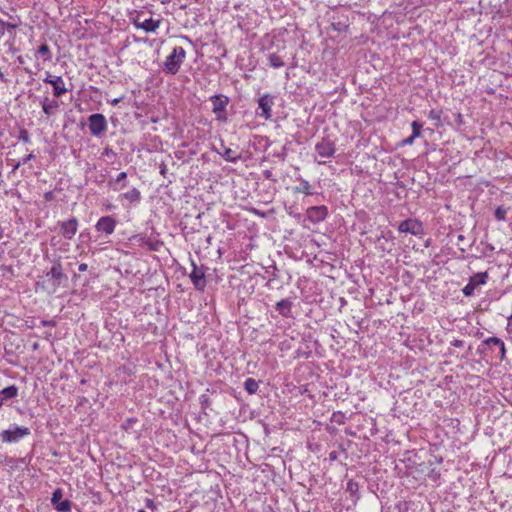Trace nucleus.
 <instances>
[{"label":"nucleus","instance_id":"1","mask_svg":"<svg viewBox=\"0 0 512 512\" xmlns=\"http://www.w3.org/2000/svg\"><path fill=\"white\" fill-rule=\"evenodd\" d=\"M130 20L137 29H142L146 33L155 32L161 24V19L146 18L144 11L134 10L129 14Z\"/></svg>","mask_w":512,"mask_h":512},{"label":"nucleus","instance_id":"37","mask_svg":"<svg viewBox=\"0 0 512 512\" xmlns=\"http://www.w3.org/2000/svg\"><path fill=\"white\" fill-rule=\"evenodd\" d=\"M55 198V195H54V192L53 191H47L44 193V199L46 201H53Z\"/></svg>","mask_w":512,"mask_h":512},{"label":"nucleus","instance_id":"40","mask_svg":"<svg viewBox=\"0 0 512 512\" xmlns=\"http://www.w3.org/2000/svg\"><path fill=\"white\" fill-rule=\"evenodd\" d=\"M416 137H413V135L407 137L403 140V145H412Z\"/></svg>","mask_w":512,"mask_h":512},{"label":"nucleus","instance_id":"38","mask_svg":"<svg viewBox=\"0 0 512 512\" xmlns=\"http://www.w3.org/2000/svg\"><path fill=\"white\" fill-rule=\"evenodd\" d=\"M451 345L454 346V347H457V348H461V347H463L464 342L462 340H459V339H454L451 342Z\"/></svg>","mask_w":512,"mask_h":512},{"label":"nucleus","instance_id":"48","mask_svg":"<svg viewBox=\"0 0 512 512\" xmlns=\"http://www.w3.org/2000/svg\"><path fill=\"white\" fill-rule=\"evenodd\" d=\"M165 172H166V166L163 164V165L161 166L160 173L164 175V174H165Z\"/></svg>","mask_w":512,"mask_h":512},{"label":"nucleus","instance_id":"53","mask_svg":"<svg viewBox=\"0 0 512 512\" xmlns=\"http://www.w3.org/2000/svg\"><path fill=\"white\" fill-rule=\"evenodd\" d=\"M78 277H79V275H77V274H74V275H73V279H74V280H76Z\"/></svg>","mask_w":512,"mask_h":512},{"label":"nucleus","instance_id":"25","mask_svg":"<svg viewBox=\"0 0 512 512\" xmlns=\"http://www.w3.org/2000/svg\"><path fill=\"white\" fill-rule=\"evenodd\" d=\"M124 198L130 201L131 203L139 202L141 199V193L137 188H132L130 191L126 192Z\"/></svg>","mask_w":512,"mask_h":512},{"label":"nucleus","instance_id":"54","mask_svg":"<svg viewBox=\"0 0 512 512\" xmlns=\"http://www.w3.org/2000/svg\"><path fill=\"white\" fill-rule=\"evenodd\" d=\"M37 347H38V344H37V343H35V344L33 345V348H34V349H37Z\"/></svg>","mask_w":512,"mask_h":512},{"label":"nucleus","instance_id":"5","mask_svg":"<svg viewBox=\"0 0 512 512\" xmlns=\"http://www.w3.org/2000/svg\"><path fill=\"white\" fill-rule=\"evenodd\" d=\"M488 279V273L485 272H479L470 277L469 282L465 285V287L462 289L463 294L466 297H471L474 295L475 289L480 286L486 284Z\"/></svg>","mask_w":512,"mask_h":512},{"label":"nucleus","instance_id":"11","mask_svg":"<svg viewBox=\"0 0 512 512\" xmlns=\"http://www.w3.org/2000/svg\"><path fill=\"white\" fill-rule=\"evenodd\" d=\"M315 150L320 157L329 158L334 155L336 147L334 142L330 139L322 138L321 141L315 145Z\"/></svg>","mask_w":512,"mask_h":512},{"label":"nucleus","instance_id":"8","mask_svg":"<svg viewBox=\"0 0 512 512\" xmlns=\"http://www.w3.org/2000/svg\"><path fill=\"white\" fill-rule=\"evenodd\" d=\"M274 105V96L269 93L264 94L258 100V108L261 110L259 116L265 120H269L272 117V106Z\"/></svg>","mask_w":512,"mask_h":512},{"label":"nucleus","instance_id":"3","mask_svg":"<svg viewBox=\"0 0 512 512\" xmlns=\"http://www.w3.org/2000/svg\"><path fill=\"white\" fill-rule=\"evenodd\" d=\"M88 128L93 136H99L107 130V120L103 114L95 113L88 117Z\"/></svg>","mask_w":512,"mask_h":512},{"label":"nucleus","instance_id":"28","mask_svg":"<svg viewBox=\"0 0 512 512\" xmlns=\"http://www.w3.org/2000/svg\"><path fill=\"white\" fill-rule=\"evenodd\" d=\"M347 491L351 494V496H357L359 491V485L354 480H349L347 482Z\"/></svg>","mask_w":512,"mask_h":512},{"label":"nucleus","instance_id":"13","mask_svg":"<svg viewBox=\"0 0 512 512\" xmlns=\"http://www.w3.org/2000/svg\"><path fill=\"white\" fill-rule=\"evenodd\" d=\"M398 230L401 233H410L413 235H418L422 232V224L417 220L407 219L400 222Z\"/></svg>","mask_w":512,"mask_h":512},{"label":"nucleus","instance_id":"15","mask_svg":"<svg viewBox=\"0 0 512 512\" xmlns=\"http://www.w3.org/2000/svg\"><path fill=\"white\" fill-rule=\"evenodd\" d=\"M46 275L48 277H51L52 279H54L55 286H59L63 279H67L66 275L63 273L62 264L59 259H57L53 262V265H52L50 271L47 272Z\"/></svg>","mask_w":512,"mask_h":512},{"label":"nucleus","instance_id":"42","mask_svg":"<svg viewBox=\"0 0 512 512\" xmlns=\"http://www.w3.org/2000/svg\"><path fill=\"white\" fill-rule=\"evenodd\" d=\"M16 28V25L15 24H12V23H9V22H5V31L8 30H14Z\"/></svg>","mask_w":512,"mask_h":512},{"label":"nucleus","instance_id":"41","mask_svg":"<svg viewBox=\"0 0 512 512\" xmlns=\"http://www.w3.org/2000/svg\"><path fill=\"white\" fill-rule=\"evenodd\" d=\"M135 422H136V420H135V419L130 418V419H128V420L125 422V424H123V428H124L125 430H127V429H128L129 427H131V425H132L133 423H135Z\"/></svg>","mask_w":512,"mask_h":512},{"label":"nucleus","instance_id":"43","mask_svg":"<svg viewBox=\"0 0 512 512\" xmlns=\"http://www.w3.org/2000/svg\"><path fill=\"white\" fill-rule=\"evenodd\" d=\"M88 269V266L86 263H81L79 266H78V270L79 272H85L86 270Z\"/></svg>","mask_w":512,"mask_h":512},{"label":"nucleus","instance_id":"21","mask_svg":"<svg viewBox=\"0 0 512 512\" xmlns=\"http://www.w3.org/2000/svg\"><path fill=\"white\" fill-rule=\"evenodd\" d=\"M52 86H53V95L55 97H61L68 91V89L65 87V83L61 76L55 78V81L52 82Z\"/></svg>","mask_w":512,"mask_h":512},{"label":"nucleus","instance_id":"14","mask_svg":"<svg viewBox=\"0 0 512 512\" xmlns=\"http://www.w3.org/2000/svg\"><path fill=\"white\" fill-rule=\"evenodd\" d=\"M115 227H116V220L111 216L101 217L95 225V229L98 232H104L107 235L112 234L115 230Z\"/></svg>","mask_w":512,"mask_h":512},{"label":"nucleus","instance_id":"35","mask_svg":"<svg viewBox=\"0 0 512 512\" xmlns=\"http://www.w3.org/2000/svg\"><path fill=\"white\" fill-rule=\"evenodd\" d=\"M263 177L267 180H272V181H276L275 178H273V173L271 170H264L263 172Z\"/></svg>","mask_w":512,"mask_h":512},{"label":"nucleus","instance_id":"18","mask_svg":"<svg viewBox=\"0 0 512 512\" xmlns=\"http://www.w3.org/2000/svg\"><path fill=\"white\" fill-rule=\"evenodd\" d=\"M41 105H42L43 112L47 116L54 115L57 112V110H58V108L60 106L58 101H56V100H49L48 97H45L42 100Z\"/></svg>","mask_w":512,"mask_h":512},{"label":"nucleus","instance_id":"36","mask_svg":"<svg viewBox=\"0 0 512 512\" xmlns=\"http://www.w3.org/2000/svg\"><path fill=\"white\" fill-rule=\"evenodd\" d=\"M58 76H55V75H51L50 73H47V76L43 79V81L45 83H49L52 85V82L55 81V78H57Z\"/></svg>","mask_w":512,"mask_h":512},{"label":"nucleus","instance_id":"33","mask_svg":"<svg viewBox=\"0 0 512 512\" xmlns=\"http://www.w3.org/2000/svg\"><path fill=\"white\" fill-rule=\"evenodd\" d=\"M34 157H35V155H34L33 153H30V154L26 155V156L22 159V161H21V162H18V163L15 165L14 169H17V168L20 166V164H26L28 161L32 160Z\"/></svg>","mask_w":512,"mask_h":512},{"label":"nucleus","instance_id":"24","mask_svg":"<svg viewBox=\"0 0 512 512\" xmlns=\"http://www.w3.org/2000/svg\"><path fill=\"white\" fill-rule=\"evenodd\" d=\"M244 388L248 394H255L259 388V385L255 379L247 378L244 382Z\"/></svg>","mask_w":512,"mask_h":512},{"label":"nucleus","instance_id":"16","mask_svg":"<svg viewBox=\"0 0 512 512\" xmlns=\"http://www.w3.org/2000/svg\"><path fill=\"white\" fill-rule=\"evenodd\" d=\"M293 304L294 303L290 298L282 299L276 303L275 309L282 317L291 318Z\"/></svg>","mask_w":512,"mask_h":512},{"label":"nucleus","instance_id":"55","mask_svg":"<svg viewBox=\"0 0 512 512\" xmlns=\"http://www.w3.org/2000/svg\"><path fill=\"white\" fill-rule=\"evenodd\" d=\"M460 250H461L462 252H465V248H463V247H460Z\"/></svg>","mask_w":512,"mask_h":512},{"label":"nucleus","instance_id":"52","mask_svg":"<svg viewBox=\"0 0 512 512\" xmlns=\"http://www.w3.org/2000/svg\"><path fill=\"white\" fill-rule=\"evenodd\" d=\"M3 237V229L0 227V239Z\"/></svg>","mask_w":512,"mask_h":512},{"label":"nucleus","instance_id":"49","mask_svg":"<svg viewBox=\"0 0 512 512\" xmlns=\"http://www.w3.org/2000/svg\"><path fill=\"white\" fill-rule=\"evenodd\" d=\"M508 320H509V324L508 325L510 327V331L512 332V315L509 316Z\"/></svg>","mask_w":512,"mask_h":512},{"label":"nucleus","instance_id":"6","mask_svg":"<svg viewBox=\"0 0 512 512\" xmlns=\"http://www.w3.org/2000/svg\"><path fill=\"white\" fill-rule=\"evenodd\" d=\"M213 105V112L216 114L218 120H226V107L229 103V98L225 95H214L210 98Z\"/></svg>","mask_w":512,"mask_h":512},{"label":"nucleus","instance_id":"34","mask_svg":"<svg viewBox=\"0 0 512 512\" xmlns=\"http://www.w3.org/2000/svg\"><path fill=\"white\" fill-rule=\"evenodd\" d=\"M145 506L151 510H155L156 509V504L155 502L150 499V498H146L145 499Z\"/></svg>","mask_w":512,"mask_h":512},{"label":"nucleus","instance_id":"9","mask_svg":"<svg viewBox=\"0 0 512 512\" xmlns=\"http://www.w3.org/2000/svg\"><path fill=\"white\" fill-rule=\"evenodd\" d=\"M63 491L61 488L54 490L51 503L58 512H68L71 509L72 502L70 500H62Z\"/></svg>","mask_w":512,"mask_h":512},{"label":"nucleus","instance_id":"30","mask_svg":"<svg viewBox=\"0 0 512 512\" xmlns=\"http://www.w3.org/2000/svg\"><path fill=\"white\" fill-rule=\"evenodd\" d=\"M507 210L503 206H499L496 208L494 215L495 218L499 221H504L506 219Z\"/></svg>","mask_w":512,"mask_h":512},{"label":"nucleus","instance_id":"51","mask_svg":"<svg viewBox=\"0 0 512 512\" xmlns=\"http://www.w3.org/2000/svg\"><path fill=\"white\" fill-rule=\"evenodd\" d=\"M207 402H208V398L205 397L204 400L202 401V404H207Z\"/></svg>","mask_w":512,"mask_h":512},{"label":"nucleus","instance_id":"22","mask_svg":"<svg viewBox=\"0 0 512 512\" xmlns=\"http://www.w3.org/2000/svg\"><path fill=\"white\" fill-rule=\"evenodd\" d=\"M300 185L294 187L295 193H304L305 195H313V192L311 191V185L309 182L303 178H299Z\"/></svg>","mask_w":512,"mask_h":512},{"label":"nucleus","instance_id":"29","mask_svg":"<svg viewBox=\"0 0 512 512\" xmlns=\"http://www.w3.org/2000/svg\"><path fill=\"white\" fill-rule=\"evenodd\" d=\"M331 27L334 31H337V32H346L349 28V25L345 22H333L331 24Z\"/></svg>","mask_w":512,"mask_h":512},{"label":"nucleus","instance_id":"2","mask_svg":"<svg viewBox=\"0 0 512 512\" xmlns=\"http://www.w3.org/2000/svg\"><path fill=\"white\" fill-rule=\"evenodd\" d=\"M185 57L186 51L183 47H174L164 62V70L169 74L175 75L179 71Z\"/></svg>","mask_w":512,"mask_h":512},{"label":"nucleus","instance_id":"12","mask_svg":"<svg viewBox=\"0 0 512 512\" xmlns=\"http://www.w3.org/2000/svg\"><path fill=\"white\" fill-rule=\"evenodd\" d=\"M328 215V209L325 205L312 206L306 211V216L312 223L322 222Z\"/></svg>","mask_w":512,"mask_h":512},{"label":"nucleus","instance_id":"57","mask_svg":"<svg viewBox=\"0 0 512 512\" xmlns=\"http://www.w3.org/2000/svg\"><path fill=\"white\" fill-rule=\"evenodd\" d=\"M138 512H145L143 509H140Z\"/></svg>","mask_w":512,"mask_h":512},{"label":"nucleus","instance_id":"50","mask_svg":"<svg viewBox=\"0 0 512 512\" xmlns=\"http://www.w3.org/2000/svg\"><path fill=\"white\" fill-rule=\"evenodd\" d=\"M121 99H114L111 104L112 105H117L119 102H120Z\"/></svg>","mask_w":512,"mask_h":512},{"label":"nucleus","instance_id":"10","mask_svg":"<svg viewBox=\"0 0 512 512\" xmlns=\"http://www.w3.org/2000/svg\"><path fill=\"white\" fill-rule=\"evenodd\" d=\"M60 234L66 239L71 240L78 229V220L75 217L70 218L67 221L59 222Z\"/></svg>","mask_w":512,"mask_h":512},{"label":"nucleus","instance_id":"17","mask_svg":"<svg viewBox=\"0 0 512 512\" xmlns=\"http://www.w3.org/2000/svg\"><path fill=\"white\" fill-rule=\"evenodd\" d=\"M216 152L220 154L226 161L236 163L241 159V154L228 148L221 142V149H217Z\"/></svg>","mask_w":512,"mask_h":512},{"label":"nucleus","instance_id":"32","mask_svg":"<svg viewBox=\"0 0 512 512\" xmlns=\"http://www.w3.org/2000/svg\"><path fill=\"white\" fill-rule=\"evenodd\" d=\"M18 140H20L24 143H30V141H31L30 135L26 129H24V128L20 129Z\"/></svg>","mask_w":512,"mask_h":512},{"label":"nucleus","instance_id":"23","mask_svg":"<svg viewBox=\"0 0 512 512\" xmlns=\"http://www.w3.org/2000/svg\"><path fill=\"white\" fill-rule=\"evenodd\" d=\"M269 65L273 68H280L284 66V61L280 55L277 53H271L268 55Z\"/></svg>","mask_w":512,"mask_h":512},{"label":"nucleus","instance_id":"39","mask_svg":"<svg viewBox=\"0 0 512 512\" xmlns=\"http://www.w3.org/2000/svg\"><path fill=\"white\" fill-rule=\"evenodd\" d=\"M127 177V173L126 172H121L117 175L116 179H115V182H121V181H124Z\"/></svg>","mask_w":512,"mask_h":512},{"label":"nucleus","instance_id":"56","mask_svg":"<svg viewBox=\"0 0 512 512\" xmlns=\"http://www.w3.org/2000/svg\"><path fill=\"white\" fill-rule=\"evenodd\" d=\"M2 136H3V132H2V131H0V138H1Z\"/></svg>","mask_w":512,"mask_h":512},{"label":"nucleus","instance_id":"44","mask_svg":"<svg viewBox=\"0 0 512 512\" xmlns=\"http://www.w3.org/2000/svg\"><path fill=\"white\" fill-rule=\"evenodd\" d=\"M41 323L43 326H54L55 325V322L52 320H43Z\"/></svg>","mask_w":512,"mask_h":512},{"label":"nucleus","instance_id":"46","mask_svg":"<svg viewBox=\"0 0 512 512\" xmlns=\"http://www.w3.org/2000/svg\"><path fill=\"white\" fill-rule=\"evenodd\" d=\"M465 240V236L463 234H459L457 236V242H456V245H460L461 242H463Z\"/></svg>","mask_w":512,"mask_h":512},{"label":"nucleus","instance_id":"19","mask_svg":"<svg viewBox=\"0 0 512 512\" xmlns=\"http://www.w3.org/2000/svg\"><path fill=\"white\" fill-rule=\"evenodd\" d=\"M18 395V387L15 385L8 386L0 391V407L5 401L15 398Z\"/></svg>","mask_w":512,"mask_h":512},{"label":"nucleus","instance_id":"20","mask_svg":"<svg viewBox=\"0 0 512 512\" xmlns=\"http://www.w3.org/2000/svg\"><path fill=\"white\" fill-rule=\"evenodd\" d=\"M482 343L487 346H490V345L499 346V359L503 360L505 358V355H506L505 344L500 338L489 337V338L485 339Z\"/></svg>","mask_w":512,"mask_h":512},{"label":"nucleus","instance_id":"31","mask_svg":"<svg viewBox=\"0 0 512 512\" xmlns=\"http://www.w3.org/2000/svg\"><path fill=\"white\" fill-rule=\"evenodd\" d=\"M411 126L413 137H419L421 135L422 124L417 121H413Z\"/></svg>","mask_w":512,"mask_h":512},{"label":"nucleus","instance_id":"26","mask_svg":"<svg viewBox=\"0 0 512 512\" xmlns=\"http://www.w3.org/2000/svg\"><path fill=\"white\" fill-rule=\"evenodd\" d=\"M36 56L42 57L44 61L51 60L52 56L49 46L47 44H42L41 46H39Z\"/></svg>","mask_w":512,"mask_h":512},{"label":"nucleus","instance_id":"45","mask_svg":"<svg viewBox=\"0 0 512 512\" xmlns=\"http://www.w3.org/2000/svg\"><path fill=\"white\" fill-rule=\"evenodd\" d=\"M429 118L438 120L440 117L435 111H430Z\"/></svg>","mask_w":512,"mask_h":512},{"label":"nucleus","instance_id":"27","mask_svg":"<svg viewBox=\"0 0 512 512\" xmlns=\"http://www.w3.org/2000/svg\"><path fill=\"white\" fill-rule=\"evenodd\" d=\"M144 244L148 246L149 250L151 251H159L160 248L163 246V242L160 240H154L151 238H148L144 241Z\"/></svg>","mask_w":512,"mask_h":512},{"label":"nucleus","instance_id":"7","mask_svg":"<svg viewBox=\"0 0 512 512\" xmlns=\"http://www.w3.org/2000/svg\"><path fill=\"white\" fill-rule=\"evenodd\" d=\"M192 271L189 275L194 287L198 291H203L206 287V278L203 267H198L195 262L192 261Z\"/></svg>","mask_w":512,"mask_h":512},{"label":"nucleus","instance_id":"47","mask_svg":"<svg viewBox=\"0 0 512 512\" xmlns=\"http://www.w3.org/2000/svg\"><path fill=\"white\" fill-rule=\"evenodd\" d=\"M329 457L331 460H335L337 458L336 452H331Z\"/></svg>","mask_w":512,"mask_h":512},{"label":"nucleus","instance_id":"4","mask_svg":"<svg viewBox=\"0 0 512 512\" xmlns=\"http://www.w3.org/2000/svg\"><path fill=\"white\" fill-rule=\"evenodd\" d=\"M30 434L27 427L14 426L13 429L4 430L0 433L2 442L13 443L18 442L21 438Z\"/></svg>","mask_w":512,"mask_h":512}]
</instances>
